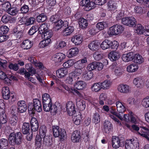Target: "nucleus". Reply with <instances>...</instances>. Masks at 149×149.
<instances>
[{"instance_id":"f257e3e1","label":"nucleus","mask_w":149,"mask_h":149,"mask_svg":"<svg viewBox=\"0 0 149 149\" xmlns=\"http://www.w3.org/2000/svg\"><path fill=\"white\" fill-rule=\"evenodd\" d=\"M27 109L29 113L30 114H34L35 111L38 112H40L42 111L41 101L37 99H34L33 103H29Z\"/></svg>"},{"instance_id":"f03ea898","label":"nucleus","mask_w":149,"mask_h":149,"mask_svg":"<svg viewBox=\"0 0 149 149\" xmlns=\"http://www.w3.org/2000/svg\"><path fill=\"white\" fill-rule=\"evenodd\" d=\"M23 135L20 132L11 133L9 136V143L12 145H19L22 142Z\"/></svg>"},{"instance_id":"7ed1b4c3","label":"nucleus","mask_w":149,"mask_h":149,"mask_svg":"<svg viewBox=\"0 0 149 149\" xmlns=\"http://www.w3.org/2000/svg\"><path fill=\"white\" fill-rule=\"evenodd\" d=\"M118 42L116 41H112L109 40L105 39L101 44L100 47L103 50L109 48L116 49L118 48Z\"/></svg>"},{"instance_id":"20e7f679","label":"nucleus","mask_w":149,"mask_h":149,"mask_svg":"<svg viewBox=\"0 0 149 149\" xmlns=\"http://www.w3.org/2000/svg\"><path fill=\"white\" fill-rule=\"evenodd\" d=\"M125 149H139V140L136 138L127 139L125 141Z\"/></svg>"},{"instance_id":"39448f33","label":"nucleus","mask_w":149,"mask_h":149,"mask_svg":"<svg viewBox=\"0 0 149 149\" xmlns=\"http://www.w3.org/2000/svg\"><path fill=\"white\" fill-rule=\"evenodd\" d=\"M116 105L117 111L119 112V113L114 111L113 110L111 112L120 120H122L123 119L122 117L123 115V113L126 111V109L122 103L119 101L116 102Z\"/></svg>"},{"instance_id":"423d86ee","label":"nucleus","mask_w":149,"mask_h":149,"mask_svg":"<svg viewBox=\"0 0 149 149\" xmlns=\"http://www.w3.org/2000/svg\"><path fill=\"white\" fill-rule=\"evenodd\" d=\"M121 21L123 24L130 27L135 26L136 22V20L132 17H123L121 19Z\"/></svg>"},{"instance_id":"0eeeda50","label":"nucleus","mask_w":149,"mask_h":149,"mask_svg":"<svg viewBox=\"0 0 149 149\" xmlns=\"http://www.w3.org/2000/svg\"><path fill=\"white\" fill-rule=\"evenodd\" d=\"M124 29V27L120 25H114L109 28L110 34L111 35H117L121 33Z\"/></svg>"},{"instance_id":"6e6552de","label":"nucleus","mask_w":149,"mask_h":149,"mask_svg":"<svg viewBox=\"0 0 149 149\" xmlns=\"http://www.w3.org/2000/svg\"><path fill=\"white\" fill-rule=\"evenodd\" d=\"M112 145L113 147L117 149L119 147H123L124 145V142L121 141L118 137L113 136L112 138Z\"/></svg>"},{"instance_id":"1a4fd4ad","label":"nucleus","mask_w":149,"mask_h":149,"mask_svg":"<svg viewBox=\"0 0 149 149\" xmlns=\"http://www.w3.org/2000/svg\"><path fill=\"white\" fill-rule=\"evenodd\" d=\"M66 106L67 111L69 116H72L76 113L74 104L72 102H68Z\"/></svg>"},{"instance_id":"9d476101","label":"nucleus","mask_w":149,"mask_h":149,"mask_svg":"<svg viewBox=\"0 0 149 149\" xmlns=\"http://www.w3.org/2000/svg\"><path fill=\"white\" fill-rule=\"evenodd\" d=\"M81 136L80 131L78 130L74 131L72 133L71 140L74 143L79 142L81 140Z\"/></svg>"},{"instance_id":"9b49d317","label":"nucleus","mask_w":149,"mask_h":149,"mask_svg":"<svg viewBox=\"0 0 149 149\" xmlns=\"http://www.w3.org/2000/svg\"><path fill=\"white\" fill-rule=\"evenodd\" d=\"M136 54L134 52H131L127 54H124L123 55L122 58L123 61L125 62H128L133 60L134 56H135Z\"/></svg>"},{"instance_id":"f8f14e48","label":"nucleus","mask_w":149,"mask_h":149,"mask_svg":"<svg viewBox=\"0 0 149 149\" xmlns=\"http://www.w3.org/2000/svg\"><path fill=\"white\" fill-rule=\"evenodd\" d=\"M100 43L97 40H93L90 42L88 45V47L93 51H97L99 47Z\"/></svg>"},{"instance_id":"ddd939ff","label":"nucleus","mask_w":149,"mask_h":149,"mask_svg":"<svg viewBox=\"0 0 149 149\" xmlns=\"http://www.w3.org/2000/svg\"><path fill=\"white\" fill-rule=\"evenodd\" d=\"M86 62V58H84L75 62L74 67L75 69H81L83 70L85 66V64Z\"/></svg>"},{"instance_id":"4468645a","label":"nucleus","mask_w":149,"mask_h":149,"mask_svg":"<svg viewBox=\"0 0 149 149\" xmlns=\"http://www.w3.org/2000/svg\"><path fill=\"white\" fill-rule=\"evenodd\" d=\"M18 112L20 113L25 112L26 110L27 107L24 101H20L18 102Z\"/></svg>"},{"instance_id":"2eb2a0df","label":"nucleus","mask_w":149,"mask_h":149,"mask_svg":"<svg viewBox=\"0 0 149 149\" xmlns=\"http://www.w3.org/2000/svg\"><path fill=\"white\" fill-rule=\"evenodd\" d=\"M120 56V55L119 53L116 51L111 52L109 55V58L112 61L118 60Z\"/></svg>"},{"instance_id":"dca6fc26","label":"nucleus","mask_w":149,"mask_h":149,"mask_svg":"<svg viewBox=\"0 0 149 149\" xmlns=\"http://www.w3.org/2000/svg\"><path fill=\"white\" fill-rule=\"evenodd\" d=\"M33 45V43L29 40L26 39L23 41L21 44V47L24 49H28L31 48Z\"/></svg>"},{"instance_id":"f3484780","label":"nucleus","mask_w":149,"mask_h":149,"mask_svg":"<svg viewBox=\"0 0 149 149\" xmlns=\"http://www.w3.org/2000/svg\"><path fill=\"white\" fill-rule=\"evenodd\" d=\"M93 77V72L90 71H85L82 74V77L86 81H88L92 79Z\"/></svg>"},{"instance_id":"a211bd4d","label":"nucleus","mask_w":149,"mask_h":149,"mask_svg":"<svg viewBox=\"0 0 149 149\" xmlns=\"http://www.w3.org/2000/svg\"><path fill=\"white\" fill-rule=\"evenodd\" d=\"M71 41L75 45H78L81 44L82 42V38L80 35H78L72 37Z\"/></svg>"},{"instance_id":"6ab92c4d","label":"nucleus","mask_w":149,"mask_h":149,"mask_svg":"<svg viewBox=\"0 0 149 149\" xmlns=\"http://www.w3.org/2000/svg\"><path fill=\"white\" fill-rule=\"evenodd\" d=\"M67 69L65 68H61L56 71L57 76L59 78L64 77L67 73Z\"/></svg>"},{"instance_id":"aec40b11","label":"nucleus","mask_w":149,"mask_h":149,"mask_svg":"<svg viewBox=\"0 0 149 149\" xmlns=\"http://www.w3.org/2000/svg\"><path fill=\"white\" fill-rule=\"evenodd\" d=\"M2 95L4 99L7 100L9 98L10 94L9 88L8 87H4L2 90Z\"/></svg>"},{"instance_id":"412c9836","label":"nucleus","mask_w":149,"mask_h":149,"mask_svg":"<svg viewBox=\"0 0 149 149\" xmlns=\"http://www.w3.org/2000/svg\"><path fill=\"white\" fill-rule=\"evenodd\" d=\"M86 85V83L82 81H76L74 84V87L79 90H82L85 88Z\"/></svg>"},{"instance_id":"4be33fe9","label":"nucleus","mask_w":149,"mask_h":149,"mask_svg":"<svg viewBox=\"0 0 149 149\" xmlns=\"http://www.w3.org/2000/svg\"><path fill=\"white\" fill-rule=\"evenodd\" d=\"M65 55L61 53L56 54L54 56V60L56 62H60L65 58Z\"/></svg>"},{"instance_id":"5701e85b","label":"nucleus","mask_w":149,"mask_h":149,"mask_svg":"<svg viewBox=\"0 0 149 149\" xmlns=\"http://www.w3.org/2000/svg\"><path fill=\"white\" fill-rule=\"evenodd\" d=\"M112 128L111 123L110 122H104L103 130L106 133H109Z\"/></svg>"},{"instance_id":"b1692460","label":"nucleus","mask_w":149,"mask_h":149,"mask_svg":"<svg viewBox=\"0 0 149 149\" xmlns=\"http://www.w3.org/2000/svg\"><path fill=\"white\" fill-rule=\"evenodd\" d=\"M47 19L46 14L45 13H42L37 16L36 20L38 22H45Z\"/></svg>"},{"instance_id":"393cba45","label":"nucleus","mask_w":149,"mask_h":149,"mask_svg":"<svg viewBox=\"0 0 149 149\" xmlns=\"http://www.w3.org/2000/svg\"><path fill=\"white\" fill-rule=\"evenodd\" d=\"M38 29V33L40 34H42L45 32L49 30L48 24L47 23H44L40 26Z\"/></svg>"},{"instance_id":"a878e982","label":"nucleus","mask_w":149,"mask_h":149,"mask_svg":"<svg viewBox=\"0 0 149 149\" xmlns=\"http://www.w3.org/2000/svg\"><path fill=\"white\" fill-rule=\"evenodd\" d=\"M78 52V49L76 47H74L70 49L67 53V55L69 58H71L76 56Z\"/></svg>"},{"instance_id":"bb28decb","label":"nucleus","mask_w":149,"mask_h":149,"mask_svg":"<svg viewBox=\"0 0 149 149\" xmlns=\"http://www.w3.org/2000/svg\"><path fill=\"white\" fill-rule=\"evenodd\" d=\"M108 26V24L107 22L103 21L98 22L96 25V27L97 29L101 31L107 27Z\"/></svg>"},{"instance_id":"cd10ccee","label":"nucleus","mask_w":149,"mask_h":149,"mask_svg":"<svg viewBox=\"0 0 149 149\" xmlns=\"http://www.w3.org/2000/svg\"><path fill=\"white\" fill-rule=\"evenodd\" d=\"M22 132L24 134H27L30 130V125L29 123H24L22 127Z\"/></svg>"},{"instance_id":"c85d7f7f","label":"nucleus","mask_w":149,"mask_h":149,"mask_svg":"<svg viewBox=\"0 0 149 149\" xmlns=\"http://www.w3.org/2000/svg\"><path fill=\"white\" fill-rule=\"evenodd\" d=\"M118 91L121 93H127L130 91L129 87L127 85L121 84L118 87Z\"/></svg>"},{"instance_id":"c756f323","label":"nucleus","mask_w":149,"mask_h":149,"mask_svg":"<svg viewBox=\"0 0 149 149\" xmlns=\"http://www.w3.org/2000/svg\"><path fill=\"white\" fill-rule=\"evenodd\" d=\"M8 140L3 138L0 140V147L1 149H6L8 148Z\"/></svg>"},{"instance_id":"7c9ffc66","label":"nucleus","mask_w":149,"mask_h":149,"mask_svg":"<svg viewBox=\"0 0 149 149\" xmlns=\"http://www.w3.org/2000/svg\"><path fill=\"white\" fill-rule=\"evenodd\" d=\"M55 26L54 28V29L56 31H58L59 29L61 28L65 27L64 24L63 22L61 19L59 20L57 22L55 23Z\"/></svg>"},{"instance_id":"2f4dec72","label":"nucleus","mask_w":149,"mask_h":149,"mask_svg":"<svg viewBox=\"0 0 149 149\" xmlns=\"http://www.w3.org/2000/svg\"><path fill=\"white\" fill-rule=\"evenodd\" d=\"M74 30V28L73 26H68L64 29L63 33L65 36H68L72 33Z\"/></svg>"},{"instance_id":"473e14b6","label":"nucleus","mask_w":149,"mask_h":149,"mask_svg":"<svg viewBox=\"0 0 149 149\" xmlns=\"http://www.w3.org/2000/svg\"><path fill=\"white\" fill-rule=\"evenodd\" d=\"M79 27L83 29L86 28L88 25L87 20L83 18L79 19Z\"/></svg>"},{"instance_id":"72a5a7b5","label":"nucleus","mask_w":149,"mask_h":149,"mask_svg":"<svg viewBox=\"0 0 149 149\" xmlns=\"http://www.w3.org/2000/svg\"><path fill=\"white\" fill-rule=\"evenodd\" d=\"M107 9L108 10H114L116 8V4L114 1H109L107 3Z\"/></svg>"},{"instance_id":"f704fd0d","label":"nucleus","mask_w":149,"mask_h":149,"mask_svg":"<svg viewBox=\"0 0 149 149\" xmlns=\"http://www.w3.org/2000/svg\"><path fill=\"white\" fill-rule=\"evenodd\" d=\"M83 70L81 69H75L74 70L71 72L72 76L75 77V78L78 80V79H79V77L78 76L81 74L83 72Z\"/></svg>"},{"instance_id":"c9c22d12","label":"nucleus","mask_w":149,"mask_h":149,"mask_svg":"<svg viewBox=\"0 0 149 149\" xmlns=\"http://www.w3.org/2000/svg\"><path fill=\"white\" fill-rule=\"evenodd\" d=\"M133 61L134 62L138 64H140L143 62V59L142 57L139 54H136L134 56Z\"/></svg>"},{"instance_id":"e433bc0d","label":"nucleus","mask_w":149,"mask_h":149,"mask_svg":"<svg viewBox=\"0 0 149 149\" xmlns=\"http://www.w3.org/2000/svg\"><path fill=\"white\" fill-rule=\"evenodd\" d=\"M140 127L144 129L146 132H143L142 133H141L138 132L139 134L141 136L145 137L149 141V129L143 126H140Z\"/></svg>"},{"instance_id":"4c0bfd02","label":"nucleus","mask_w":149,"mask_h":149,"mask_svg":"<svg viewBox=\"0 0 149 149\" xmlns=\"http://www.w3.org/2000/svg\"><path fill=\"white\" fill-rule=\"evenodd\" d=\"M53 33L52 31L49 30L45 32L42 34V37H44V39L46 40H51L50 38L53 36Z\"/></svg>"},{"instance_id":"58836bf2","label":"nucleus","mask_w":149,"mask_h":149,"mask_svg":"<svg viewBox=\"0 0 149 149\" xmlns=\"http://www.w3.org/2000/svg\"><path fill=\"white\" fill-rule=\"evenodd\" d=\"M91 89L92 91L97 92L102 88L100 83H94L91 87Z\"/></svg>"},{"instance_id":"ea45409f","label":"nucleus","mask_w":149,"mask_h":149,"mask_svg":"<svg viewBox=\"0 0 149 149\" xmlns=\"http://www.w3.org/2000/svg\"><path fill=\"white\" fill-rule=\"evenodd\" d=\"M138 69L137 65L135 64H132L128 65L127 68V70L129 72H134Z\"/></svg>"},{"instance_id":"a19ab883","label":"nucleus","mask_w":149,"mask_h":149,"mask_svg":"<svg viewBox=\"0 0 149 149\" xmlns=\"http://www.w3.org/2000/svg\"><path fill=\"white\" fill-rule=\"evenodd\" d=\"M25 67L26 69L28 72L31 73V74H35L36 73V70L32 67V65L31 64H26L25 65Z\"/></svg>"},{"instance_id":"79ce46f5","label":"nucleus","mask_w":149,"mask_h":149,"mask_svg":"<svg viewBox=\"0 0 149 149\" xmlns=\"http://www.w3.org/2000/svg\"><path fill=\"white\" fill-rule=\"evenodd\" d=\"M100 84L102 88L106 89L109 88L111 85V83L109 80H107L102 83H100Z\"/></svg>"},{"instance_id":"37998d69","label":"nucleus","mask_w":149,"mask_h":149,"mask_svg":"<svg viewBox=\"0 0 149 149\" xmlns=\"http://www.w3.org/2000/svg\"><path fill=\"white\" fill-rule=\"evenodd\" d=\"M133 82L134 84L137 87H140L143 84L142 80L139 78H135L133 80Z\"/></svg>"},{"instance_id":"c03bdc74","label":"nucleus","mask_w":149,"mask_h":149,"mask_svg":"<svg viewBox=\"0 0 149 149\" xmlns=\"http://www.w3.org/2000/svg\"><path fill=\"white\" fill-rule=\"evenodd\" d=\"M30 122L31 130L33 132L38 130L39 127L38 122Z\"/></svg>"},{"instance_id":"a18cd8bd","label":"nucleus","mask_w":149,"mask_h":149,"mask_svg":"<svg viewBox=\"0 0 149 149\" xmlns=\"http://www.w3.org/2000/svg\"><path fill=\"white\" fill-rule=\"evenodd\" d=\"M18 10L17 9L16 7L15 6L10 7L9 9L8 10V13L12 15H14L17 13Z\"/></svg>"},{"instance_id":"49530a36","label":"nucleus","mask_w":149,"mask_h":149,"mask_svg":"<svg viewBox=\"0 0 149 149\" xmlns=\"http://www.w3.org/2000/svg\"><path fill=\"white\" fill-rule=\"evenodd\" d=\"M51 41V40H46L45 39L41 41L39 44V47L41 48H43L47 46Z\"/></svg>"},{"instance_id":"de8ad7c7","label":"nucleus","mask_w":149,"mask_h":149,"mask_svg":"<svg viewBox=\"0 0 149 149\" xmlns=\"http://www.w3.org/2000/svg\"><path fill=\"white\" fill-rule=\"evenodd\" d=\"M43 143L47 146H51V140L48 136H46L43 137Z\"/></svg>"},{"instance_id":"09e8293b","label":"nucleus","mask_w":149,"mask_h":149,"mask_svg":"<svg viewBox=\"0 0 149 149\" xmlns=\"http://www.w3.org/2000/svg\"><path fill=\"white\" fill-rule=\"evenodd\" d=\"M53 132L54 136L55 137H59L60 134L59 129L58 126H53Z\"/></svg>"},{"instance_id":"8fccbe9b","label":"nucleus","mask_w":149,"mask_h":149,"mask_svg":"<svg viewBox=\"0 0 149 149\" xmlns=\"http://www.w3.org/2000/svg\"><path fill=\"white\" fill-rule=\"evenodd\" d=\"M41 135H37L36 138V144L38 147L40 148L42 145V137Z\"/></svg>"},{"instance_id":"3c124183","label":"nucleus","mask_w":149,"mask_h":149,"mask_svg":"<svg viewBox=\"0 0 149 149\" xmlns=\"http://www.w3.org/2000/svg\"><path fill=\"white\" fill-rule=\"evenodd\" d=\"M47 130V127L44 125H42L40 129V134L42 137L46 136Z\"/></svg>"},{"instance_id":"603ef678","label":"nucleus","mask_w":149,"mask_h":149,"mask_svg":"<svg viewBox=\"0 0 149 149\" xmlns=\"http://www.w3.org/2000/svg\"><path fill=\"white\" fill-rule=\"evenodd\" d=\"M38 31V28L37 25L33 26L30 29L28 33L29 35H33Z\"/></svg>"},{"instance_id":"864d4df0","label":"nucleus","mask_w":149,"mask_h":149,"mask_svg":"<svg viewBox=\"0 0 149 149\" xmlns=\"http://www.w3.org/2000/svg\"><path fill=\"white\" fill-rule=\"evenodd\" d=\"M12 18L6 15H4L2 16L1 18V20L4 23L7 22H11L12 21Z\"/></svg>"},{"instance_id":"5fc2aeb1","label":"nucleus","mask_w":149,"mask_h":149,"mask_svg":"<svg viewBox=\"0 0 149 149\" xmlns=\"http://www.w3.org/2000/svg\"><path fill=\"white\" fill-rule=\"evenodd\" d=\"M36 20L34 17H30L26 19L25 24L27 26L32 24L36 22Z\"/></svg>"},{"instance_id":"6e6d98bb","label":"nucleus","mask_w":149,"mask_h":149,"mask_svg":"<svg viewBox=\"0 0 149 149\" xmlns=\"http://www.w3.org/2000/svg\"><path fill=\"white\" fill-rule=\"evenodd\" d=\"M3 3H2L1 4L2 9L4 10H6L8 11V10L11 7L10 3L6 1Z\"/></svg>"},{"instance_id":"4d7b16f0","label":"nucleus","mask_w":149,"mask_h":149,"mask_svg":"<svg viewBox=\"0 0 149 149\" xmlns=\"http://www.w3.org/2000/svg\"><path fill=\"white\" fill-rule=\"evenodd\" d=\"M96 62L94 61L88 65L87 68V69L91 71L96 69Z\"/></svg>"},{"instance_id":"13d9d810","label":"nucleus","mask_w":149,"mask_h":149,"mask_svg":"<svg viewBox=\"0 0 149 149\" xmlns=\"http://www.w3.org/2000/svg\"><path fill=\"white\" fill-rule=\"evenodd\" d=\"M9 31V28L6 26H2L0 27V34L6 33Z\"/></svg>"},{"instance_id":"bf43d9fd","label":"nucleus","mask_w":149,"mask_h":149,"mask_svg":"<svg viewBox=\"0 0 149 149\" xmlns=\"http://www.w3.org/2000/svg\"><path fill=\"white\" fill-rule=\"evenodd\" d=\"M60 19L59 17L57 14L53 15L50 17V20L51 22L55 23Z\"/></svg>"},{"instance_id":"052dcab7","label":"nucleus","mask_w":149,"mask_h":149,"mask_svg":"<svg viewBox=\"0 0 149 149\" xmlns=\"http://www.w3.org/2000/svg\"><path fill=\"white\" fill-rule=\"evenodd\" d=\"M66 45L65 42L61 41L57 43L56 47L57 49H59L65 47Z\"/></svg>"},{"instance_id":"680f3d73","label":"nucleus","mask_w":149,"mask_h":149,"mask_svg":"<svg viewBox=\"0 0 149 149\" xmlns=\"http://www.w3.org/2000/svg\"><path fill=\"white\" fill-rule=\"evenodd\" d=\"M103 54L101 53L96 52H95L93 54V57L96 60H99L102 59L103 57Z\"/></svg>"},{"instance_id":"e2e57ef3","label":"nucleus","mask_w":149,"mask_h":149,"mask_svg":"<svg viewBox=\"0 0 149 149\" xmlns=\"http://www.w3.org/2000/svg\"><path fill=\"white\" fill-rule=\"evenodd\" d=\"M144 29L142 25L141 24H139L137 26L136 31V33L139 34H143Z\"/></svg>"},{"instance_id":"0e129e2a","label":"nucleus","mask_w":149,"mask_h":149,"mask_svg":"<svg viewBox=\"0 0 149 149\" xmlns=\"http://www.w3.org/2000/svg\"><path fill=\"white\" fill-rule=\"evenodd\" d=\"M142 104L145 107H149V96L144 98L142 101Z\"/></svg>"},{"instance_id":"69168bd1","label":"nucleus","mask_w":149,"mask_h":149,"mask_svg":"<svg viewBox=\"0 0 149 149\" xmlns=\"http://www.w3.org/2000/svg\"><path fill=\"white\" fill-rule=\"evenodd\" d=\"M66 81L69 84H72L74 83H76V81H77L78 80L77 78H75V77L74 76H72L71 77H70L69 78H68Z\"/></svg>"},{"instance_id":"338daca9","label":"nucleus","mask_w":149,"mask_h":149,"mask_svg":"<svg viewBox=\"0 0 149 149\" xmlns=\"http://www.w3.org/2000/svg\"><path fill=\"white\" fill-rule=\"evenodd\" d=\"M29 8L27 5H24L20 8V11L22 13H26L29 11Z\"/></svg>"},{"instance_id":"774afa93","label":"nucleus","mask_w":149,"mask_h":149,"mask_svg":"<svg viewBox=\"0 0 149 149\" xmlns=\"http://www.w3.org/2000/svg\"><path fill=\"white\" fill-rule=\"evenodd\" d=\"M8 67L10 69L13 70L15 71L17 70L19 68L18 64L16 63H10L8 66Z\"/></svg>"}]
</instances>
